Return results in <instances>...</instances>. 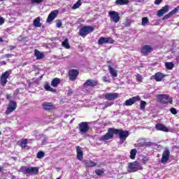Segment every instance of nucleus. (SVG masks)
I'll return each mask as SVG.
<instances>
[{
    "label": "nucleus",
    "mask_w": 179,
    "mask_h": 179,
    "mask_svg": "<svg viewBox=\"0 0 179 179\" xmlns=\"http://www.w3.org/2000/svg\"><path fill=\"white\" fill-rule=\"evenodd\" d=\"M1 134H2V132H1V131H0V135H1Z\"/></svg>",
    "instance_id": "obj_63"
},
{
    "label": "nucleus",
    "mask_w": 179,
    "mask_h": 179,
    "mask_svg": "<svg viewBox=\"0 0 179 179\" xmlns=\"http://www.w3.org/2000/svg\"><path fill=\"white\" fill-rule=\"evenodd\" d=\"M18 171L20 173H23V174H29V176H36L38 174V167L21 166Z\"/></svg>",
    "instance_id": "obj_1"
},
{
    "label": "nucleus",
    "mask_w": 179,
    "mask_h": 179,
    "mask_svg": "<svg viewBox=\"0 0 179 179\" xmlns=\"http://www.w3.org/2000/svg\"><path fill=\"white\" fill-rule=\"evenodd\" d=\"M76 152L78 160H83V150H82V148H80V146H77Z\"/></svg>",
    "instance_id": "obj_21"
},
{
    "label": "nucleus",
    "mask_w": 179,
    "mask_h": 179,
    "mask_svg": "<svg viewBox=\"0 0 179 179\" xmlns=\"http://www.w3.org/2000/svg\"><path fill=\"white\" fill-rule=\"evenodd\" d=\"M79 75V71L77 69H71L69 71V80L73 81L76 80V78H78V76Z\"/></svg>",
    "instance_id": "obj_14"
},
{
    "label": "nucleus",
    "mask_w": 179,
    "mask_h": 179,
    "mask_svg": "<svg viewBox=\"0 0 179 179\" xmlns=\"http://www.w3.org/2000/svg\"><path fill=\"white\" fill-rule=\"evenodd\" d=\"M42 145H47V141H43Z\"/></svg>",
    "instance_id": "obj_58"
},
{
    "label": "nucleus",
    "mask_w": 179,
    "mask_h": 179,
    "mask_svg": "<svg viewBox=\"0 0 179 179\" xmlns=\"http://www.w3.org/2000/svg\"><path fill=\"white\" fill-rule=\"evenodd\" d=\"M31 3H41L43 0H31Z\"/></svg>",
    "instance_id": "obj_47"
},
{
    "label": "nucleus",
    "mask_w": 179,
    "mask_h": 179,
    "mask_svg": "<svg viewBox=\"0 0 179 179\" xmlns=\"http://www.w3.org/2000/svg\"><path fill=\"white\" fill-rule=\"evenodd\" d=\"M2 41H3V39H2V38L0 37V43H2Z\"/></svg>",
    "instance_id": "obj_60"
},
{
    "label": "nucleus",
    "mask_w": 179,
    "mask_h": 179,
    "mask_svg": "<svg viewBox=\"0 0 179 179\" xmlns=\"http://www.w3.org/2000/svg\"><path fill=\"white\" fill-rule=\"evenodd\" d=\"M19 93H20V89H17L13 94V96H17V94H19Z\"/></svg>",
    "instance_id": "obj_53"
},
{
    "label": "nucleus",
    "mask_w": 179,
    "mask_h": 179,
    "mask_svg": "<svg viewBox=\"0 0 179 179\" xmlns=\"http://www.w3.org/2000/svg\"><path fill=\"white\" fill-rule=\"evenodd\" d=\"M9 75H10V71H6L1 75V77H0L1 86H5L6 83H8V78H9Z\"/></svg>",
    "instance_id": "obj_10"
},
{
    "label": "nucleus",
    "mask_w": 179,
    "mask_h": 179,
    "mask_svg": "<svg viewBox=\"0 0 179 179\" xmlns=\"http://www.w3.org/2000/svg\"><path fill=\"white\" fill-rule=\"evenodd\" d=\"M6 99H7V100L10 101H10H13V100H12V96L10 94H7Z\"/></svg>",
    "instance_id": "obj_52"
},
{
    "label": "nucleus",
    "mask_w": 179,
    "mask_h": 179,
    "mask_svg": "<svg viewBox=\"0 0 179 179\" xmlns=\"http://www.w3.org/2000/svg\"><path fill=\"white\" fill-rule=\"evenodd\" d=\"M153 52V47L150 45H144L141 48V54L143 55H149L150 52Z\"/></svg>",
    "instance_id": "obj_12"
},
{
    "label": "nucleus",
    "mask_w": 179,
    "mask_h": 179,
    "mask_svg": "<svg viewBox=\"0 0 179 179\" xmlns=\"http://www.w3.org/2000/svg\"><path fill=\"white\" fill-rule=\"evenodd\" d=\"M0 1H3V0H0Z\"/></svg>",
    "instance_id": "obj_64"
},
{
    "label": "nucleus",
    "mask_w": 179,
    "mask_h": 179,
    "mask_svg": "<svg viewBox=\"0 0 179 179\" xmlns=\"http://www.w3.org/2000/svg\"><path fill=\"white\" fill-rule=\"evenodd\" d=\"M102 80L104 83H111V78H110V76L108 74L105 75L102 77Z\"/></svg>",
    "instance_id": "obj_31"
},
{
    "label": "nucleus",
    "mask_w": 179,
    "mask_h": 179,
    "mask_svg": "<svg viewBox=\"0 0 179 179\" xmlns=\"http://www.w3.org/2000/svg\"><path fill=\"white\" fill-rule=\"evenodd\" d=\"M156 129H157V131H163V132H169V129L160 123L156 125Z\"/></svg>",
    "instance_id": "obj_26"
},
{
    "label": "nucleus",
    "mask_w": 179,
    "mask_h": 179,
    "mask_svg": "<svg viewBox=\"0 0 179 179\" xmlns=\"http://www.w3.org/2000/svg\"><path fill=\"white\" fill-rule=\"evenodd\" d=\"M99 85V82L95 80H87L83 84L84 87H94V86H97Z\"/></svg>",
    "instance_id": "obj_16"
},
{
    "label": "nucleus",
    "mask_w": 179,
    "mask_h": 179,
    "mask_svg": "<svg viewBox=\"0 0 179 179\" xmlns=\"http://www.w3.org/2000/svg\"><path fill=\"white\" fill-rule=\"evenodd\" d=\"M11 57H13V54H6L3 56V58H11Z\"/></svg>",
    "instance_id": "obj_50"
},
{
    "label": "nucleus",
    "mask_w": 179,
    "mask_h": 179,
    "mask_svg": "<svg viewBox=\"0 0 179 179\" xmlns=\"http://www.w3.org/2000/svg\"><path fill=\"white\" fill-rule=\"evenodd\" d=\"M153 79L156 80V82H162L164 78H166V75L163 73L157 72L154 76H152Z\"/></svg>",
    "instance_id": "obj_18"
},
{
    "label": "nucleus",
    "mask_w": 179,
    "mask_h": 179,
    "mask_svg": "<svg viewBox=\"0 0 179 179\" xmlns=\"http://www.w3.org/2000/svg\"><path fill=\"white\" fill-rule=\"evenodd\" d=\"M141 101V97L139 96H134L132 98H130L129 99H127L125 101L124 106H132V104H134L136 103V101Z\"/></svg>",
    "instance_id": "obj_15"
},
{
    "label": "nucleus",
    "mask_w": 179,
    "mask_h": 179,
    "mask_svg": "<svg viewBox=\"0 0 179 179\" xmlns=\"http://www.w3.org/2000/svg\"><path fill=\"white\" fill-rule=\"evenodd\" d=\"M138 170H142V166L138 162H134L133 163H129L128 166L127 171L129 173H135Z\"/></svg>",
    "instance_id": "obj_4"
},
{
    "label": "nucleus",
    "mask_w": 179,
    "mask_h": 179,
    "mask_svg": "<svg viewBox=\"0 0 179 179\" xmlns=\"http://www.w3.org/2000/svg\"><path fill=\"white\" fill-rule=\"evenodd\" d=\"M44 156H45V153H44V152H43V151L38 152V153L36 155V157L38 159H43V157H44Z\"/></svg>",
    "instance_id": "obj_38"
},
{
    "label": "nucleus",
    "mask_w": 179,
    "mask_h": 179,
    "mask_svg": "<svg viewBox=\"0 0 179 179\" xmlns=\"http://www.w3.org/2000/svg\"><path fill=\"white\" fill-rule=\"evenodd\" d=\"M152 145H153V143L150 142V141H148V142H146L144 141V143L143 145L144 146H152Z\"/></svg>",
    "instance_id": "obj_45"
},
{
    "label": "nucleus",
    "mask_w": 179,
    "mask_h": 179,
    "mask_svg": "<svg viewBox=\"0 0 179 179\" xmlns=\"http://www.w3.org/2000/svg\"><path fill=\"white\" fill-rule=\"evenodd\" d=\"M105 100L108 101H114L116 99H118V93H107L104 96Z\"/></svg>",
    "instance_id": "obj_17"
},
{
    "label": "nucleus",
    "mask_w": 179,
    "mask_h": 179,
    "mask_svg": "<svg viewBox=\"0 0 179 179\" xmlns=\"http://www.w3.org/2000/svg\"><path fill=\"white\" fill-rule=\"evenodd\" d=\"M136 153H138L136 149H132L130 152V159L134 160L136 156Z\"/></svg>",
    "instance_id": "obj_34"
},
{
    "label": "nucleus",
    "mask_w": 179,
    "mask_h": 179,
    "mask_svg": "<svg viewBox=\"0 0 179 179\" xmlns=\"http://www.w3.org/2000/svg\"><path fill=\"white\" fill-rule=\"evenodd\" d=\"M136 79L138 82H142V80L143 79V78L140 74H137L136 76Z\"/></svg>",
    "instance_id": "obj_44"
},
{
    "label": "nucleus",
    "mask_w": 179,
    "mask_h": 179,
    "mask_svg": "<svg viewBox=\"0 0 179 179\" xmlns=\"http://www.w3.org/2000/svg\"><path fill=\"white\" fill-rule=\"evenodd\" d=\"M157 148H162V145H157Z\"/></svg>",
    "instance_id": "obj_61"
},
{
    "label": "nucleus",
    "mask_w": 179,
    "mask_h": 179,
    "mask_svg": "<svg viewBox=\"0 0 179 179\" xmlns=\"http://www.w3.org/2000/svg\"><path fill=\"white\" fill-rule=\"evenodd\" d=\"M178 10H179V6L176 7L174 10H173L172 11H171L170 13L164 15V17H163V20H167V19H169L171 16H173V15H176V13L178 12Z\"/></svg>",
    "instance_id": "obj_22"
},
{
    "label": "nucleus",
    "mask_w": 179,
    "mask_h": 179,
    "mask_svg": "<svg viewBox=\"0 0 179 179\" xmlns=\"http://www.w3.org/2000/svg\"><path fill=\"white\" fill-rule=\"evenodd\" d=\"M108 68L109 73L113 76V78H117V76H118V74H117V70L113 68L111 65H108Z\"/></svg>",
    "instance_id": "obj_25"
},
{
    "label": "nucleus",
    "mask_w": 179,
    "mask_h": 179,
    "mask_svg": "<svg viewBox=\"0 0 179 179\" xmlns=\"http://www.w3.org/2000/svg\"><path fill=\"white\" fill-rule=\"evenodd\" d=\"M108 16H110L112 22H114V23H118L120 22V14L117 11H109Z\"/></svg>",
    "instance_id": "obj_9"
},
{
    "label": "nucleus",
    "mask_w": 179,
    "mask_h": 179,
    "mask_svg": "<svg viewBox=\"0 0 179 179\" xmlns=\"http://www.w3.org/2000/svg\"><path fill=\"white\" fill-rule=\"evenodd\" d=\"M169 9H170V6H169V5L162 7V9L158 10L157 16L159 17H162L164 13H167L169 12Z\"/></svg>",
    "instance_id": "obj_20"
},
{
    "label": "nucleus",
    "mask_w": 179,
    "mask_h": 179,
    "mask_svg": "<svg viewBox=\"0 0 179 179\" xmlns=\"http://www.w3.org/2000/svg\"><path fill=\"white\" fill-rule=\"evenodd\" d=\"M43 108H44L46 110H52L54 108V105H52V103L50 102H44L43 104Z\"/></svg>",
    "instance_id": "obj_23"
},
{
    "label": "nucleus",
    "mask_w": 179,
    "mask_h": 179,
    "mask_svg": "<svg viewBox=\"0 0 179 179\" xmlns=\"http://www.w3.org/2000/svg\"><path fill=\"white\" fill-rule=\"evenodd\" d=\"M169 159H170V150L166 148L162 153L161 163L162 164H166V163H167V162H169Z\"/></svg>",
    "instance_id": "obj_13"
},
{
    "label": "nucleus",
    "mask_w": 179,
    "mask_h": 179,
    "mask_svg": "<svg viewBox=\"0 0 179 179\" xmlns=\"http://www.w3.org/2000/svg\"><path fill=\"white\" fill-rule=\"evenodd\" d=\"M40 20H41L40 17H38L34 20L33 24H34V27H40L41 26V22H40Z\"/></svg>",
    "instance_id": "obj_28"
},
{
    "label": "nucleus",
    "mask_w": 179,
    "mask_h": 179,
    "mask_svg": "<svg viewBox=\"0 0 179 179\" xmlns=\"http://www.w3.org/2000/svg\"><path fill=\"white\" fill-rule=\"evenodd\" d=\"M143 143H145V140L141 139L138 141V143L136 144L138 148L143 147Z\"/></svg>",
    "instance_id": "obj_40"
},
{
    "label": "nucleus",
    "mask_w": 179,
    "mask_h": 179,
    "mask_svg": "<svg viewBox=\"0 0 179 179\" xmlns=\"http://www.w3.org/2000/svg\"><path fill=\"white\" fill-rule=\"evenodd\" d=\"M148 22H149V20L148 19V17H143L142 18V25L143 26H145V24H147Z\"/></svg>",
    "instance_id": "obj_43"
},
{
    "label": "nucleus",
    "mask_w": 179,
    "mask_h": 179,
    "mask_svg": "<svg viewBox=\"0 0 179 179\" xmlns=\"http://www.w3.org/2000/svg\"><path fill=\"white\" fill-rule=\"evenodd\" d=\"M73 94V91L72 90H69L67 92L68 96H71V94Z\"/></svg>",
    "instance_id": "obj_55"
},
{
    "label": "nucleus",
    "mask_w": 179,
    "mask_h": 179,
    "mask_svg": "<svg viewBox=\"0 0 179 179\" xmlns=\"http://www.w3.org/2000/svg\"><path fill=\"white\" fill-rule=\"evenodd\" d=\"M18 143L22 149H24L27 145V138L22 139L18 142Z\"/></svg>",
    "instance_id": "obj_29"
},
{
    "label": "nucleus",
    "mask_w": 179,
    "mask_h": 179,
    "mask_svg": "<svg viewBox=\"0 0 179 179\" xmlns=\"http://www.w3.org/2000/svg\"><path fill=\"white\" fill-rule=\"evenodd\" d=\"M5 23V19L3 17H0V26H2Z\"/></svg>",
    "instance_id": "obj_51"
},
{
    "label": "nucleus",
    "mask_w": 179,
    "mask_h": 179,
    "mask_svg": "<svg viewBox=\"0 0 179 179\" xmlns=\"http://www.w3.org/2000/svg\"><path fill=\"white\" fill-rule=\"evenodd\" d=\"M1 63L3 64V65H6V62L5 61H3Z\"/></svg>",
    "instance_id": "obj_59"
},
{
    "label": "nucleus",
    "mask_w": 179,
    "mask_h": 179,
    "mask_svg": "<svg viewBox=\"0 0 179 179\" xmlns=\"http://www.w3.org/2000/svg\"><path fill=\"white\" fill-rule=\"evenodd\" d=\"M80 134H86L89 131V124L86 122H82L78 124Z\"/></svg>",
    "instance_id": "obj_8"
},
{
    "label": "nucleus",
    "mask_w": 179,
    "mask_h": 179,
    "mask_svg": "<svg viewBox=\"0 0 179 179\" xmlns=\"http://www.w3.org/2000/svg\"><path fill=\"white\" fill-rule=\"evenodd\" d=\"M95 173L97 176H103V174H104V171H103V170L101 169H97L95 171Z\"/></svg>",
    "instance_id": "obj_42"
},
{
    "label": "nucleus",
    "mask_w": 179,
    "mask_h": 179,
    "mask_svg": "<svg viewBox=\"0 0 179 179\" xmlns=\"http://www.w3.org/2000/svg\"><path fill=\"white\" fill-rule=\"evenodd\" d=\"M57 16H58V10H55L52 11L48 17L47 22L50 23V22H52V20H54Z\"/></svg>",
    "instance_id": "obj_19"
},
{
    "label": "nucleus",
    "mask_w": 179,
    "mask_h": 179,
    "mask_svg": "<svg viewBox=\"0 0 179 179\" xmlns=\"http://www.w3.org/2000/svg\"><path fill=\"white\" fill-rule=\"evenodd\" d=\"M62 47H64V48H70L71 45H69V42H68V39H65L62 43Z\"/></svg>",
    "instance_id": "obj_35"
},
{
    "label": "nucleus",
    "mask_w": 179,
    "mask_h": 179,
    "mask_svg": "<svg viewBox=\"0 0 179 179\" xmlns=\"http://www.w3.org/2000/svg\"><path fill=\"white\" fill-rule=\"evenodd\" d=\"M114 134H115V129L109 128L108 132L105 135L102 136L99 138V141H103V142H106V141H110V139L113 138Z\"/></svg>",
    "instance_id": "obj_5"
},
{
    "label": "nucleus",
    "mask_w": 179,
    "mask_h": 179,
    "mask_svg": "<svg viewBox=\"0 0 179 179\" xmlns=\"http://www.w3.org/2000/svg\"><path fill=\"white\" fill-rule=\"evenodd\" d=\"M145 107H146V101H141V106H140L141 110H145Z\"/></svg>",
    "instance_id": "obj_41"
},
{
    "label": "nucleus",
    "mask_w": 179,
    "mask_h": 179,
    "mask_svg": "<svg viewBox=\"0 0 179 179\" xmlns=\"http://www.w3.org/2000/svg\"><path fill=\"white\" fill-rule=\"evenodd\" d=\"M17 107V104L16 103V102L13 101H10V102H9L8 103L7 110H6V115H9V114H10L11 113H13V111L16 110Z\"/></svg>",
    "instance_id": "obj_7"
},
{
    "label": "nucleus",
    "mask_w": 179,
    "mask_h": 179,
    "mask_svg": "<svg viewBox=\"0 0 179 179\" xmlns=\"http://www.w3.org/2000/svg\"><path fill=\"white\" fill-rule=\"evenodd\" d=\"M62 22L58 21V22L56 23V27H58V29H59L60 27H62Z\"/></svg>",
    "instance_id": "obj_48"
},
{
    "label": "nucleus",
    "mask_w": 179,
    "mask_h": 179,
    "mask_svg": "<svg viewBox=\"0 0 179 179\" xmlns=\"http://www.w3.org/2000/svg\"><path fill=\"white\" fill-rule=\"evenodd\" d=\"M157 99L162 104H168L169 103L171 104L173 103V99L167 94H159L157 96Z\"/></svg>",
    "instance_id": "obj_3"
},
{
    "label": "nucleus",
    "mask_w": 179,
    "mask_h": 179,
    "mask_svg": "<svg viewBox=\"0 0 179 179\" xmlns=\"http://www.w3.org/2000/svg\"><path fill=\"white\" fill-rule=\"evenodd\" d=\"M2 170H3V166H0V173L2 171Z\"/></svg>",
    "instance_id": "obj_57"
},
{
    "label": "nucleus",
    "mask_w": 179,
    "mask_h": 179,
    "mask_svg": "<svg viewBox=\"0 0 179 179\" xmlns=\"http://www.w3.org/2000/svg\"><path fill=\"white\" fill-rule=\"evenodd\" d=\"M108 64H111V62L110 61L108 62Z\"/></svg>",
    "instance_id": "obj_62"
},
{
    "label": "nucleus",
    "mask_w": 179,
    "mask_h": 179,
    "mask_svg": "<svg viewBox=\"0 0 179 179\" xmlns=\"http://www.w3.org/2000/svg\"><path fill=\"white\" fill-rule=\"evenodd\" d=\"M165 67L166 68V69L171 71L173 69V68H174V63L173 62H166Z\"/></svg>",
    "instance_id": "obj_33"
},
{
    "label": "nucleus",
    "mask_w": 179,
    "mask_h": 179,
    "mask_svg": "<svg viewBox=\"0 0 179 179\" xmlns=\"http://www.w3.org/2000/svg\"><path fill=\"white\" fill-rule=\"evenodd\" d=\"M170 111H171V114H174V115L177 114V110H176V108H171L170 109Z\"/></svg>",
    "instance_id": "obj_49"
},
{
    "label": "nucleus",
    "mask_w": 179,
    "mask_h": 179,
    "mask_svg": "<svg viewBox=\"0 0 179 179\" xmlns=\"http://www.w3.org/2000/svg\"><path fill=\"white\" fill-rule=\"evenodd\" d=\"M119 135L121 143H124L127 136H129V132L128 131H124L122 129H115V135Z\"/></svg>",
    "instance_id": "obj_2"
},
{
    "label": "nucleus",
    "mask_w": 179,
    "mask_h": 179,
    "mask_svg": "<svg viewBox=\"0 0 179 179\" xmlns=\"http://www.w3.org/2000/svg\"><path fill=\"white\" fill-rule=\"evenodd\" d=\"M160 3H162L161 0H155V5H160Z\"/></svg>",
    "instance_id": "obj_54"
},
{
    "label": "nucleus",
    "mask_w": 179,
    "mask_h": 179,
    "mask_svg": "<svg viewBox=\"0 0 179 179\" xmlns=\"http://www.w3.org/2000/svg\"><path fill=\"white\" fill-rule=\"evenodd\" d=\"M80 5H82V2L80 1V0H78V1L73 6V9H78V8H79V6H80Z\"/></svg>",
    "instance_id": "obj_39"
},
{
    "label": "nucleus",
    "mask_w": 179,
    "mask_h": 179,
    "mask_svg": "<svg viewBox=\"0 0 179 179\" xmlns=\"http://www.w3.org/2000/svg\"><path fill=\"white\" fill-rule=\"evenodd\" d=\"M114 43V39L111 37H101L98 41V44L102 45V44H113Z\"/></svg>",
    "instance_id": "obj_11"
},
{
    "label": "nucleus",
    "mask_w": 179,
    "mask_h": 179,
    "mask_svg": "<svg viewBox=\"0 0 179 179\" xmlns=\"http://www.w3.org/2000/svg\"><path fill=\"white\" fill-rule=\"evenodd\" d=\"M94 30V27L92 26H85L80 29L79 35L81 36V37H86V36L88 35L89 33H92Z\"/></svg>",
    "instance_id": "obj_6"
},
{
    "label": "nucleus",
    "mask_w": 179,
    "mask_h": 179,
    "mask_svg": "<svg viewBox=\"0 0 179 179\" xmlns=\"http://www.w3.org/2000/svg\"><path fill=\"white\" fill-rule=\"evenodd\" d=\"M114 104V102L113 101H106L103 103L104 106L103 108V110H105L106 108H107L108 107H111L112 105Z\"/></svg>",
    "instance_id": "obj_36"
},
{
    "label": "nucleus",
    "mask_w": 179,
    "mask_h": 179,
    "mask_svg": "<svg viewBox=\"0 0 179 179\" xmlns=\"http://www.w3.org/2000/svg\"><path fill=\"white\" fill-rule=\"evenodd\" d=\"M125 27H128L129 26L131 25V20H127L124 23Z\"/></svg>",
    "instance_id": "obj_46"
},
{
    "label": "nucleus",
    "mask_w": 179,
    "mask_h": 179,
    "mask_svg": "<svg viewBox=\"0 0 179 179\" xmlns=\"http://www.w3.org/2000/svg\"><path fill=\"white\" fill-rule=\"evenodd\" d=\"M59 78H56L55 79H53L51 82V85L53 87H57L58 86V85H59Z\"/></svg>",
    "instance_id": "obj_30"
},
{
    "label": "nucleus",
    "mask_w": 179,
    "mask_h": 179,
    "mask_svg": "<svg viewBox=\"0 0 179 179\" xmlns=\"http://www.w3.org/2000/svg\"><path fill=\"white\" fill-rule=\"evenodd\" d=\"M129 0H116L115 3L117 5H127L129 3Z\"/></svg>",
    "instance_id": "obj_32"
},
{
    "label": "nucleus",
    "mask_w": 179,
    "mask_h": 179,
    "mask_svg": "<svg viewBox=\"0 0 179 179\" xmlns=\"http://www.w3.org/2000/svg\"><path fill=\"white\" fill-rule=\"evenodd\" d=\"M84 165L85 167H96V166H97V163L93 161L86 160L84 161Z\"/></svg>",
    "instance_id": "obj_24"
},
{
    "label": "nucleus",
    "mask_w": 179,
    "mask_h": 179,
    "mask_svg": "<svg viewBox=\"0 0 179 179\" xmlns=\"http://www.w3.org/2000/svg\"><path fill=\"white\" fill-rule=\"evenodd\" d=\"M34 54L36 59H43V58H44V54L40 52L38 50H35Z\"/></svg>",
    "instance_id": "obj_27"
},
{
    "label": "nucleus",
    "mask_w": 179,
    "mask_h": 179,
    "mask_svg": "<svg viewBox=\"0 0 179 179\" xmlns=\"http://www.w3.org/2000/svg\"><path fill=\"white\" fill-rule=\"evenodd\" d=\"M44 87L47 90V92H52L53 93L54 92H55V90L51 87V86H50V85L48 84H45Z\"/></svg>",
    "instance_id": "obj_37"
},
{
    "label": "nucleus",
    "mask_w": 179,
    "mask_h": 179,
    "mask_svg": "<svg viewBox=\"0 0 179 179\" xmlns=\"http://www.w3.org/2000/svg\"><path fill=\"white\" fill-rule=\"evenodd\" d=\"M9 48H10V51H12V50H15V48H16V47L13 46V45H10Z\"/></svg>",
    "instance_id": "obj_56"
}]
</instances>
